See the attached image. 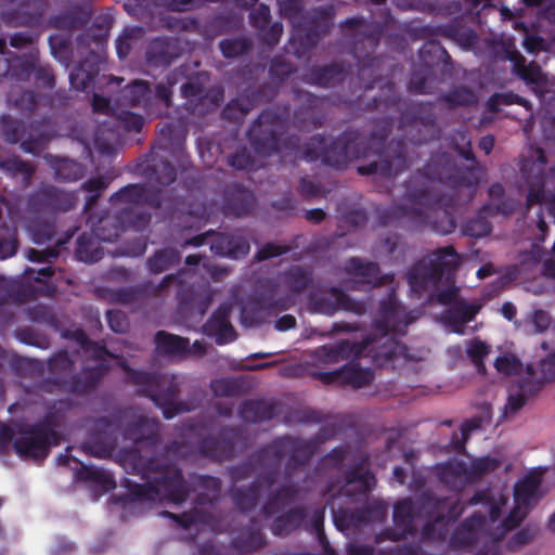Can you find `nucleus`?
<instances>
[{
    "label": "nucleus",
    "mask_w": 555,
    "mask_h": 555,
    "mask_svg": "<svg viewBox=\"0 0 555 555\" xmlns=\"http://www.w3.org/2000/svg\"><path fill=\"white\" fill-rule=\"evenodd\" d=\"M477 313L478 308L476 306L467 304L464 300H457L446 311L443 319L446 324L451 327L454 333L463 334L464 326L472 322Z\"/></svg>",
    "instance_id": "nucleus-41"
},
{
    "label": "nucleus",
    "mask_w": 555,
    "mask_h": 555,
    "mask_svg": "<svg viewBox=\"0 0 555 555\" xmlns=\"http://www.w3.org/2000/svg\"><path fill=\"white\" fill-rule=\"evenodd\" d=\"M181 261V251L175 247H164L154 251L147 258L146 267L150 272L159 274L170 270Z\"/></svg>",
    "instance_id": "nucleus-47"
},
{
    "label": "nucleus",
    "mask_w": 555,
    "mask_h": 555,
    "mask_svg": "<svg viewBox=\"0 0 555 555\" xmlns=\"http://www.w3.org/2000/svg\"><path fill=\"white\" fill-rule=\"evenodd\" d=\"M490 209V204L483 205L475 217L465 222L463 233L475 238L489 235L492 232V223L489 220V218L492 217L489 212Z\"/></svg>",
    "instance_id": "nucleus-51"
},
{
    "label": "nucleus",
    "mask_w": 555,
    "mask_h": 555,
    "mask_svg": "<svg viewBox=\"0 0 555 555\" xmlns=\"http://www.w3.org/2000/svg\"><path fill=\"white\" fill-rule=\"evenodd\" d=\"M124 369L130 382L139 387L138 392L150 398L162 410L166 420L190 411L185 402L178 401L180 386L176 376L137 371L127 365Z\"/></svg>",
    "instance_id": "nucleus-7"
},
{
    "label": "nucleus",
    "mask_w": 555,
    "mask_h": 555,
    "mask_svg": "<svg viewBox=\"0 0 555 555\" xmlns=\"http://www.w3.org/2000/svg\"><path fill=\"white\" fill-rule=\"evenodd\" d=\"M284 282L292 293L301 294L312 283V271L301 266H292L284 273Z\"/></svg>",
    "instance_id": "nucleus-54"
},
{
    "label": "nucleus",
    "mask_w": 555,
    "mask_h": 555,
    "mask_svg": "<svg viewBox=\"0 0 555 555\" xmlns=\"http://www.w3.org/2000/svg\"><path fill=\"white\" fill-rule=\"evenodd\" d=\"M278 404L264 399H249L242 402L238 409L240 417L247 423L258 424L275 417Z\"/></svg>",
    "instance_id": "nucleus-36"
},
{
    "label": "nucleus",
    "mask_w": 555,
    "mask_h": 555,
    "mask_svg": "<svg viewBox=\"0 0 555 555\" xmlns=\"http://www.w3.org/2000/svg\"><path fill=\"white\" fill-rule=\"evenodd\" d=\"M315 450L317 444L312 440L284 435L262 446L259 456L271 459L272 478L269 481L276 483L281 473L282 461L285 456H287L285 474L291 477L310 463Z\"/></svg>",
    "instance_id": "nucleus-8"
},
{
    "label": "nucleus",
    "mask_w": 555,
    "mask_h": 555,
    "mask_svg": "<svg viewBox=\"0 0 555 555\" xmlns=\"http://www.w3.org/2000/svg\"><path fill=\"white\" fill-rule=\"evenodd\" d=\"M253 101L248 95L232 99L222 109V117L229 121L240 124L251 111Z\"/></svg>",
    "instance_id": "nucleus-56"
},
{
    "label": "nucleus",
    "mask_w": 555,
    "mask_h": 555,
    "mask_svg": "<svg viewBox=\"0 0 555 555\" xmlns=\"http://www.w3.org/2000/svg\"><path fill=\"white\" fill-rule=\"evenodd\" d=\"M153 91L150 82L145 80H133L122 88L117 98L120 106L142 107L149 111L152 106Z\"/></svg>",
    "instance_id": "nucleus-34"
},
{
    "label": "nucleus",
    "mask_w": 555,
    "mask_h": 555,
    "mask_svg": "<svg viewBox=\"0 0 555 555\" xmlns=\"http://www.w3.org/2000/svg\"><path fill=\"white\" fill-rule=\"evenodd\" d=\"M199 507L201 506L195 504L190 512L180 515L170 512H164V514L173 519L183 529H190L195 524H209L210 515L203 512Z\"/></svg>",
    "instance_id": "nucleus-62"
},
{
    "label": "nucleus",
    "mask_w": 555,
    "mask_h": 555,
    "mask_svg": "<svg viewBox=\"0 0 555 555\" xmlns=\"http://www.w3.org/2000/svg\"><path fill=\"white\" fill-rule=\"evenodd\" d=\"M470 470L462 461L447 462L437 467L439 480L452 490H460L467 480Z\"/></svg>",
    "instance_id": "nucleus-43"
},
{
    "label": "nucleus",
    "mask_w": 555,
    "mask_h": 555,
    "mask_svg": "<svg viewBox=\"0 0 555 555\" xmlns=\"http://www.w3.org/2000/svg\"><path fill=\"white\" fill-rule=\"evenodd\" d=\"M294 93L295 100L299 103L293 116L295 127L300 130H310L320 127L321 120L317 116L315 111L321 104V99L305 90H295Z\"/></svg>",
    "instance_id": "nucleus-27"
},
{
    "label": "nucleus",
    "mask_w": 555,
    "mask_h": 555,
    "mask_svg": "<svg viewBox=\"0 0 555 555\" xmlns=\"http://www.w3.org/2000/svg\"><path fill=\"white\" fill-rule=\"evenodd\" d=\"M384 95L372 98L367 104L372 109H386L389 115L385 117L386 130L393 126L395 115L399 114V128L406 138L391 140L375 162L358 167L362 176H374V179L386 180L385 189L389 191L392 179L405 171L412 160L408 156V141L413 145H421L439 139L441 129L436 120L434 107L430 103L408 104L396 91L392 81L383 86Z\"/></svg>",
    "instance_id": "nucleus-4"
},
{
    "label": "nucleus",
    "mask_w": 555,
    "mask_h": 555,
    "mask_svg": "<svg viewBox=\"0 0 555 555\" xmlns=\"http://www.w3.org/2000/svg\"><path fill=\"white\" fill-rule=\"evenodd\" d=\"M245 444L246 437L242 427L222 426L217 435L202 437L197 442V450L204 457L222 463L233 460L237 450Z\"/></svg>",
    "instance_id": "nucleus-15"
},
{
    "label": "nucleus",
    "mask_w": 555,
    "mask_h": 555,
    "mask_svg": "<svg viewBox=\"0 0 555 555\" xmlns=\"http://www.w3.org/2000/svg\"><path fill=\"white\" fill-rule=\"evenodd\" d=\"M98 72L99 68L94 66L87 68V62H81L69 74L70 87L78 91H86L92 85Z\"/></svg>",
    "instance_id": "nucleus-57"
},
{
    "label": "nucleus",
    "mask_w": 555,
    "mask_h": 555,
    "mask_svg": "<svg viewBox=\"0 0 555 555\" xmlns=\"http://www.w3.org/2000/svg\"><path fill=\"white\" fill-rule=\"evenodd\" d=\"M270 478H272V473L258 474L247 487L235 489L232 492V501L236 508L244 513L254 511L259 502L261 492L270 490L275 485L269 481Z\"/></svg>",
    "instance_id": "nucleus-28"
},
{
    "label": "nucleus",
    "mask_w": 555,
    "mask_h": 555,
    "mask_svg": "<svg viewBox=\"0 0 555 555\" xmlns=\"http://www.w3.org/2000/svg\"><path fill=\"white\" fill-rule=\"evenodd\" d=\"M347 274L360 278V281L372 286L384 284V276L380 275V268L377 262L364 261L359 257L349 258L344 266Z\"/></svg>",
    "instance_id": "nucleus-39"
},
{
    "label": "nucleus",
    "mask_w": 555,
    "mask_h": 555,
    "mask_svg": "<svg viewBox=\"0 0 555 555\" xmlns=\"http://www.w3.org/2000/svg\"><path fill=\"white\" fill-rule=\"evenodd\" d=\"M48 0H23L16 10L22 26L36 27L42 22Z\"/></svg>",
    "instance_id": "nucleus-48"
},
{
    "label": "nucleus",
    "mask_w": 555,
    "mask_h": 555,
    "mask_svg": "<svg viewBox=\"0 0 555 555\" xmlns=\"http://www.w3.org/2000/svg\"><path fill=\"white\" fill-rule=\"evenodd\" d=\"M507 503L503 494L492 495L489 491H477L467 502L469 506L482 505L488 509L489 518L495 522L502 515V507Z\"/></svg>",
    "instance_id": "nucleus-52"
},
{
    "label": "nucleus",
    "mask_w": 555,
    "mask_h": 555,
    "mask_svg": "<svg viewBox=\"0 0 555 555\" xmlns=\"http://www.w3.org/2000/svg\"><path fill=\"white\" fill-rule=\"evenodd\" d=\"M77 195L52 184H43L33 191L27 207L34 216H55L68 212L77 205Z\"/></svg>",
    "instance_id": "nucleus-17"
},
{
    "label": "nucleus",
    "mask_w": 555,
    "mask_h": 555,
    "mask_svg": "<svg viewBox=\"0 0 555 555\" xmlns=\"http://www.w3.org/2000/svg\"><path fill=\"white\" fill-rule=\"evenodd\" d=\"M75 255L79 261L94 263L103 258L104 251L99 240L83 232L77 238Z\"/></svg>",
    "instance_id": "nucleus-50"
},
{
    "label": "nucleus",
    "mask_w": 555,
    "mask_h": 555,
    "mask_svg": "<svg viewBox=\"0 0 555 555\" xmlns=\"http://www.w3.org/2000/svg\"><path fill=\"white\" fill-rule=\"evenodd\" d=\"M491 347L478 339L474 338L467 344L466 353L472 363L476 366L478 373H486L485 359L490 353Z\"/></svg>",
    "instance_id": "nucleus-63"
},
{
    "label": "nucleus",
    "mask_w": 555,
    "mask_h": 555,
    "mask_svg": "<svg viewBox=\"0 0 555 555\" xmlns=\"http://www.w3.org/2000/svg\"><path fill=\"white\" fill-rule=\"evenodd\" d=\"M374 379L373 370L361 367L354 361L341 366V386L360 389L369 386Z\"/></svg>",
    "instance_id": "nucleus-49"
},
{
    "label": "nucleus",
    "mask_w": 555,
    "mask_h": 555,
    "mask_svg": "<svg viewBox=\"0 0 555 555\" xmlns=\"http://www.w3.org/2000/svg\"><path fill=\"white\" fill-rule=\"evenodd\" d=\"M210 249L215 255L240 259L249 253L250 245L242 235L215 233Z\"/></svg>",
    "instance_id": "nucleus-31"
},
{
    "label": "nucleus",
    "mask_w": 555,
    "mask_h": 555,
    "mask_svg": "<svg viewBox=\"0 0 555 555\" xmlns=\"http://www.w3.org/2000/svg\"><path fill=\"white\" fill-rule=\"evenodd\" d=\"M120 437L131 440L135 447L122 453V462L144 480L143 483L129 478L121 481L128 491L127 501L164 499L181 504L188 500L189 489L181 468L167 452L160 451V422L155 418L138 415L132 408L116 409L109 415L93 421L83 449L92 456L108 459Z\"/></svg>",
    "instance_id": "nucleus-1"
},
{
    "label": "nucleus",
    "mask_w": 555,
    "mask_h": 555,
    "mask_svg": "<svg viewBox=\"0 0 555 555\" xmlns=\"http://www.w3.org/2000/svg\"><path fill=\"white\" fill-rule=\"evenodd\" d=\"M150 220L151 215L147 212H135L132 208H122L114 215L106 212L99 218L88 217L87 224L96 240L114 242L127 229L142 231Z\"/></svg>",
    "instance_id": "nucleus-12"
},
{
    "label": "nucleus",
    "mask_w": 555,
    "mask_h": 555,
    "mask_svg": "<svg viewBox=\"0 0 555 555\" xmlns=\"http://www.w3.org/2000/svg\"><path fill=\"white\" fill-rule=\"evenodd\" d=\"M440 100L449 107L454 108L473 105L476 102V95L468 87L460 86L441 95Z\"/></svg>",
    "instance_id": "nucleus-61"
},
{
    "label": "nucleus",
    "mask_w": 555,
    "mask_h": 555,
    "mask_svg": "<svg viewBox=\"0 0 555 555\" xmlns=\"http://www.w3.org/2000/svg\"><path fill=\"white\" fill-rule=\"evenodd\" d=\"M256 206L251 191L238 183L228 184L223 191L222 211L225 216L244 217Z\"/></svg>",
    "instance_id": "nucleus-24"
},
{
    "label": "nucleus",
    "mask_w": 555,
    "mask_h": 555,
    "mask_svg": "<svg viewBox=\"0 0 555 555\" xmlns=\"http://www.w3.org/2000/svg\"><path fill=\"white\" fill-rule=\"evenodd\" d=\"M262 447L249 455V457L230 468V477L234 482L249 478L254 473L270 474L272 470V463L270 457H260L259 453Z\"/></svg>",
    "instance_id": "nucleus-38"
},
{
    "label": "nucleus",
    "mask_w": 555,
    "mask_h": 555,
    "mask_svg": "<svg viewBox=\"0 0 555 555\" xmlns=\"http://www.w3.org/2000/svg\"><path fill=\"white\" fill-rule=\"evenodd\" d=\"M221 54L225 59L242 56L251 49V42L245 37L225 38L219 42Z\"/></svg>",
    "instance_id": "nucleus-60"
},
{
    "label": "nucleus",
    "mask_w": 555,
    "mask_h": 555,
    "mask_svg": "<svg viewBox=\"0 0 555 555\" xmlns=\"http://www.w3.org/2000/svg\"><path fill=\"white\" fill-rule=\"evenodd\" d=\"M307 517V507H292L273 519L270 530L276 537H287L301 528L306 524Z\"/></svg>",
    "instance_id": "nucleus-37"
},
{
    "label": "nucleus",
    "mask_w": 555,
    "mask_h": 555,
    "mask_svg": "<svg viewBox=\"0 0 555 555\" xmlns=\"http://www.w3.org/2000/svg\"><path fill=\"white\" fill-rule=\"evenodd\" d=\"M313 310L325 315H333L338 310L362 315L366 312L364 301L351 298L344 291L332 287L328 292L312 298Z\"/></svg>",
    "instance_id": "nucleus-22"
},
{
    "label": "nucleus",
    "mask_w": 555,
    "mask_h": 555,
    "mask_svg": "<svg viewBox=\"0 0 555 555\" xmlns=\"http://www.w3.org/2000/svg\"><path fill=\"white\" fill-rule=\"evenodd\" d=\"M539 373L537 376L534 365L527 364L524 377H529L530 383H539L541 391L546 384L555 380V350L540 361Z\"/></svg>",
    "instance_id": "nucleus-53"
},
{
    "label": "nucleus",
    "mask_w": 555,
    "mask_h": 555,
    "mask_svg": "<svg viewBox=\"0 0 555 555\" xmlns=\"http://www.w3.org/2000/svg\"><path fill=\"white\" fill-rule=\"evenodd\" d=\"M309 79L320 87H334L345 79V68L341 64L315 65L309 69Z\"/></svg>",
    "instance_id": "nucleus-46"
},
{
    "label": "nucleus",
    "mask_w": 555,
    "mask_h": 555,
    "mask_svg": "<svg viewBox=\"0 0 555 555\" xmlns=\"http://www.w3.org/2000/svg\"><path fill=\"white\" fill-rule=\"evenodd\" d=\"M334 522L339 530L358 529L375 519H383L386 507L380 502H373L363 507L333 509Z\"/></svg>",
    "instance_id": "nucleus-23"
},
{
    "label": "nucleus",
    "mask_w": 555,
    "mask_h": 555,
    "mask_svg": "<svg viewBox=\"0 0 555 555\" xmlns=\"http://www.w3.org/2000/svg\"><path fill=\"white\" fill-rule=\"evenodd\" d=\"M437 496L425 491L415 500L405 498L395 503L392 520L395 529H386L384 534L392 540L400 541L416 533L415 520L422 518L427 508L437 506Z\"/></svg>",
    "instance_id": "nucleus-13"
},
{
    "label": "nucleus",
    "mask_w": 555,
    "mask_h": 555,
    "mask_svg": "<svg viewBox=\"0 0 555 555\" xmlns=\"http://www.w3.org/2000/svg\"><path fill=\"white\" fill-rule=\"evenodd\" d=\"M75 364L76 360L67 350L55 352L47 363L49 376L43 382V389L87 397L99 388L109 371L108 363H96L85 364L79 372H75Z\"/></svg>",
    "instance_id": "nucleus-6"
},
{
    "label": "nucleus",
    "mask_w": 555,
    "mask_h": 555,
    "mask_svg": "<svg viewBox=\"0 0 555 555\" xmlns=\"http://www.w3.org/2000/svg\"><path fill=\"white\" fill-rule=\"evenodd\" d=\"M179 39L175 37H158L150 41L145 60L151 67H167L182 54Z\"/></svg>",
    "instance_id": "nucleus-26"
},
{
    "label": "nucleus",
    "mask_w": 555,
    "mask_h": 555,
    "mask_svg": "<svg viewBox=\"0 0 555 555\" xmlns=\"http://www.w3.org/2000/svg\"><path fill=\"white\" fill-rule=\"evenodd\" d=\"M547 157L542 149H537L535 159H525L520 167L521 177L528 188L526 209L545 201Z\"/></svg>",
    "instance_id": "nucleus-19"
},
{
    "label": "nucleus",
    "mask_w": 555,
    "mask_h": 555,
    "mask_svg": "<svg viewBox=\"0 0 555 555\" xmlns=\"http://www.w3.org/2000/svg\"><path fill=\"white\" fill-rule=\"evenodd\" d=\"M28 230L36 244H43L54 237L56 227L53 221H42L40 219L33 218L28 223Z\"/></svg>",
    "instance_id": "nucleus-64"
},
{
    "label": "nucleus",
    "mask_w": 555,
    "mask_h": 555,
    "mask_svg": "<svg viewBox=\"0 0 555 555\" xmlns=\"http://www.w3.org/2000/svg\"><path fill=\"white\" fill-rule=\"evenodd\" d=\"M291 118V105H278L263 109L248 130L254 151L262 156L281 155L284 159L315 162L336 169L345 168L349 162L366 156L367 141L357 129H347L327 143L324 134L312 135L302 147L300 138L286 133Z\"/></svg>",
    "instance_id": "nucleus-3"
},
{
    "label": "nucleus",
    "mask_w": 555,
    "mask_h": 555,
    "mask_svg": "<svg viewBox=\"0 0 555 555\" xmlns=\"http://www.w3.org/2000/svg\"><path fill=\"white\" fill-rule=\"evenodd\" d=\"M540 391L539 383H530L529 377L521 376L509 387L507 402L504 406V414H515L521 410L530 398Z\"/></svg>",
    "instance_id": "nucleus-35"
},
{
    "label": "nucleus",
    "mask_w": 555,
    "mask_h": 555,
    "mask_svg": "<svg viewBox=\"0 0 555 555\" xmlns=\"http://www.w3.org/2000/svg\"><path fill=\"white\" fill-rule=\"evenodd\" d=\"M203 332L214 337L217 345L222 346L234 341L237 334L230 322V308L219 306L203 325Z\"/></svg>",
    "instance_id": "nucleus-29"
},
{
    "label": "nucleus",
    "mask_w": 555,
    "mask_h": 555,
    "mask_svg": "<svg viewBox=\"0 0 555 555\" xmlns=\"http://www.w3.org/2000/svg\"><path fill=\"white\" fill-rule=\"evenodd\" d=\"M480 427V420L477 417L464 421L461 425V434L453 433L449 442V450L459 454L465 453V446L473 430Z\"/></svg>",
    "instance_id": "nucleus-58"
},
{
    "label": "nucleus",
    "mask_w": 555,
    "mask_h": 555,
    "mask_svg": "<svg viewBox=\"0 0 555 555\" xmlns=\"http://www.w3.org/2000/svg\"><path fill=\"white\" fill-rule=\"evenodd\" d=\"M341 27L352 42L351 53L359 61H364L374 53L384 33L380 23L367 22L363 17L347 18Z\"/></svg>",
    "instance_id": "nucleus-18"
},
{
    "label": "nucleus",
    "mask_w": 555,
    "mask_h": 555,
    "mask_svg": "<svg viewBox=\"0 0 555 555\" xmlns=\"http://www.w3.org/2000/svg\"><path fill=\"white\" fill-rule=\"evenodd\" d=\"M92 13L90 3L72 5L52 16L50 24L57 30H77L83 28L90 22Z\"/></svg>",
    "instance_id": "nucleus-30"
},
{
    "label": "nucleus",
    "mask_w": 555,
    "mask_h": 555,
    "mask_svg": "<svg viewBox=\"0 0 555 555\" xmlns=\"http://www.w3.org/2000/svg\"><path fill=\"white\" fill-rule=\"evenodd\" d=\"M46 159L54 171L55 179L59 181L76 182L86 175V166L77 160L52 155H47Z\"/></svg>",
    "instance_id": "nucleus-40"
},
{
    "label": "nucleus",
    "mask_w": 555,
    "mask_h": 555,
    "mask_svg": "<svg viewBox=\"0 0 555 555\" xmlns=\"http://www.w3.org/2000/svg\"><path fill=\"white\" fill-rule=\"evenodd\" d=\"M193 275L194 272L189 269H181L177 273L167 274L158 283L156 291L162 293L170 285H176L179 308L191 314L203 317L211 305L214 296L207 287H195V285L186 283V279Z\"/></svg>",
    "instance_id": "nucleus-11"
},
{
    "label": "nucleus",
    "mask_w": 555,
    "mask_h": 555,
    "mask_svg": "<svg viewBox=\"0 0 555 555\" xmlns=\"http://www.w3.org/2000/svg\"><path fill=\"white\" fill-rule=\"evenodd\" d=\"M437 506L427 508L422 517L427 519L421 531V539L425 542H444L449 534V524L463 513L457 499L437 496Z\"/></svg>",
    "instance_id": "nucleus-16"
},
{
    "label": "nucleus",
    "mask_w": 555,
    "mask_h": 555,
    "mask_svg": "<svg viewBox=\"0 0 555 555\" xmlns=\"http://www.w3.org/2000/svg\"><path fill=\"white\" fill-rule=\"evenodd\" d=\"M178 170L183 188L188 192L193 193L201 190L203 178L193 166L181 162L179 166L176 167L164 154H160L154 149L149 155V159L141 167L142 176L162 186L172 184L178 178Z\"/></svg>",
    "instance_id": "nucleus-10"
},
{
    "label": "nucleus",
    "mask_w": 555,
    "mask_h": 555,
    "mask_svg": "<svg viewBox=\"0 0 555 555\" xmlns=\"http://www.w3.org/2000/svg\"><path fill=\"white\" fill-rule=\"evenodd\" d=\"M181 94L186 99L189 108L202 115L205 112L219 106L223 96L222 91L208 92L197 80H188L181 86Z\"/></svg>",
    "instance_id": "nucleus-25"
},
{
    "label": "nucleus",
    "mask_w": 555,
    "mask_h": 555,
    "mask_svg": "<svg viewBox=\"0 0 555 555\" xmlns=\"http://www.w3.org/2000/svg\"><path fill=\"white\" fill-rule=\"evenodd\" d=\"M0 169L11 176L21 175L27 181L31 179L36 171L31 163L24 160L18 156L0 159Z\"/></svg>",
    "instance_id": "nucleus-59"
},
{
    "label": "nucleus",
    "mask_w": 555,
    "mask_h": 555,
    "mask_svg": "<svg viewBox=\"0 0 555 555\" xmlns=\"http://www.w3.org/2000/svg\"><path fill=\"white\" fill-rule=\"evenodd\" d=\"M157 353L167 357H185L190 352L189 338L170 334L166 331H158L155 334Z\"/></svg>",
    "instance_id": "nucleus-42"
},
{
    "label": "nucleus",
    "mask_w": 555,
    "mask_h": 555,
    "mask_svg": "<svg viewBox=\"0 0 555 555\" xmlns=\"http://www.w3.org/2000/svg\"><path fill=\"white\" fill-rule=\"evenodd\" d=\"M409 90L417 94H431L438 87L433 67L427 64L414 66L409 81Z\"/></svg>",
    "instance_id": "nucleus-45"
},
{
    "label": "nucleus",
    "mask_w": 555,
    "mask_h": 555,
    "mask_svg": "<svg viewBox=\"0 0 555 555\" xmlns=\"http://www.w3.org/2000/svg\"><path fill=\"white\" fill-rule=\"evenodd\" d=\"M109 202L115 204H125V208H132L135 212L143 206L159 209L163 204V191L159 188L146 183H130L113 193Z\"/></svg>",
    "instance_id": "nucleus-20"
},
{
    "label": "nucleus",
    "mask_w": 555,
    "mask_h": 555,
    "mask_svg": "<svg viewBox=\"0 0 555 555\" xmlns=\"http://www.w3.org/2000/svg\"><path fill=\"white\" fill-rule=\"evenodd\" d=\"M344 480L345 487L339 489V493L346 496L365 495L375 488L376 477L370 469L367 454H361L358 461L344 472Z\"/></svg>",
    "instance_id": "nucleus-21"
},
{
    "label": "nucleus",
    "mask_w": 555,
    "mask_h": 555,
    "mask_svg": "<svg viewBox=\"0 0 555 555\" xmlns=\"http://www.w3.org/2000/svg\"><path fill=\"white\" fill-rule=\"evenodd\" d=\"M22 459L42 461L48 457L50 449L59 446L35 424L2 425L0 428V449L10 446Z\"/></svg>",
    "instance_id": "nucleus-9"
},
{
    "label": "nucleus",
    "mask_w": 555,
    "mask_h": 555,
    "mask_svg": "<svg viewBox=\"0 0 555 555\" xmlns=\"http://www.w3.org/2000/svg\"><path fill=\"white\" fill-rule=\"evenodd\" d=\"M300 489L297 483L289 482L279 486L271 491L261 506V514L271 517L293 504L299 496Z\"/></svg>",
    "instance_id": "nucleus-33"
},
{
    "label": "nucleus",
    "mask_w": 555,
    "mask_h": 555,
    "mask_svg": "<svg viewBox=\"0 0 555 555\" xmlns=\"http://www.w3.org/2000/svg\"><path fill=\"white\" fill-rule=\"evenodd\" d=\"M184 482L189 489L188 496L191 492V486L194 490L198 491V494L195 499V504L201 507L206 505L212 506L221 492V480L218 477L193 474L190 475V483L185 480Z\"/></svg>",
    "instance_id": "nucleus-32"
},
{
    "label": "nucleus",
    "mask_w": 555,
    "mask_h": 555,
    "mask_svg": "<svg viewBox=\"0 0 555 555\" xmlns=\"http://www.w3.org/2000/svg\"><path fill=\"white\" fill-rule=\"evenodd\" d=\"M541 483L542 478L538 474H529L518 481L514 488L515 504L530 511L532 502L539 499Z\"/></svg>",
    "instance_id": "nucleus-44"
},
{
    "label": "nucleus",
    "mask_w": 555,
    "mask_h": 555,
    "mask_svg": "<svg viewBox=\"0 0 555 555\" xmlns=\"http://www.w3.org/2000/svg\"><path fill=\"white\" fill-rule=\"evenodd\" d=\"M0 131L5 142H20L21 150L34 156H39L50 142L49 134L38 124H26L10 115L0 117Z\"/></svg>",
    "instance_id": "nucleus-14"
},
{
    "label": "nucleus",
    "mask_w": 555,
    "mask_h": 555,
    "mask_svg": "<svg viewBox=\"0 0 555 555\" xmlns=\"http://www.w3.org/2000/svg\"><path fill=\"white\" fill-rule=\"evenodd\" d=\"M460 262V255L452 245L438 248L430 257L412 266L408 272V283L416 293L437 291L435 297L440 305L453 306L459 294L455 270Z\"/></svg>",
    "instance_id": "nucleus-5"
},
{
    "label": "nucleus",
    "mask_w": 555,
    "mask_h": 555,
    "mask_svg": "<svg viewBox=\"0 0 555 555\" xmlns=\"http://www.w3.org/2000/svg\"><path fill=\"white\" fill-rule=\"evenodd\" d=\"M477 184L474 168L457 166L448 152L435 153L424 168L413 172L404 184L403 198L410 205H395L385 210L379 216V223L389 225L392 220L408 219L414 229L429 228L439 234H450L456 228L452 211L456 198L442 192V186L454 191Z\"/></svg>",
    "instance_id": "nucleus-2"
},
{
    "label": "nucleus",
    "mask_w": 555,
    "mask_h": 555,
    "mask_svg": "<svg viewBox=\"0 0 555 555\" xmlns=\"http://www.w3.org/2000/svg\"><path fill=\"white\" fill-rule=\"evenodd\" d=\"M232 547L241 554H248L262 548L266 545V538L259 529H250L234 538Z\"/></svg>",
    "instance_id": "nucleus-55"
}]
</instances>
